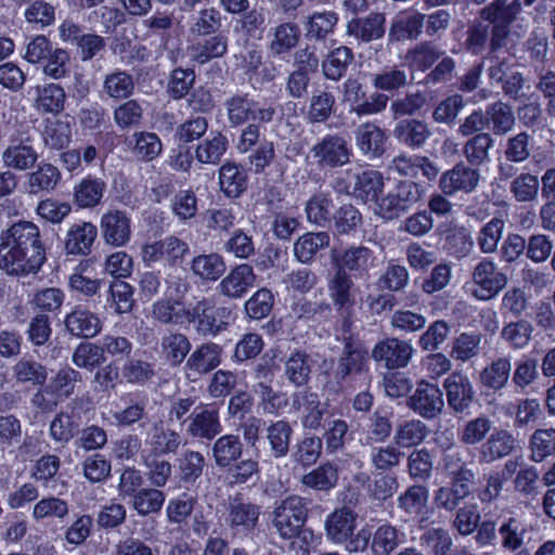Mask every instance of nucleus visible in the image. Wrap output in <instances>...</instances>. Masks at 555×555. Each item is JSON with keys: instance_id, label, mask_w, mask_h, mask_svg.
<instances>
[{"instance_id": "nucleus-1", "label": "nucleus", "mask_w": 555, "mask_h": 555, "mask_svg": "<svg viewBox=\"0 0 555 555\" xmlns=\"http://www.w3.org/2000/svg\"><path fill=\"white\" fill-rule=\"evenodd\" d=\"M46 260L39 228L18 221L0 234V268L9 275L36 274Z\"/></svg>"}, {"instance_id": "nucleus-2", "label": "nucleus", "mask_w": 555, "mask_h": 555, "mask_svg": "<svg viewBox=\"0 0 555 555\" xmlns=\"http://www.w3.org/2000/svg\"><path fill=\"white\" fill-rule=\"evenodd\" d=\"M424 196L421 184L410 181H399L392 192L377 202L375 212L386 220H393L416 206Z\"/></svg>"}, {"instance_id": "nucleus-3", "label": "nucleus", "mask_w": 555, "mask_h": 555, "mask_svg": "<svg viewBox=\"0 0 555 555\" xmlns=\"http://www.w3.org/2000/svg\"><path fill=\"white\" fill-rule=\"evenodd\" d=\"M308 506L304 498L289 495L276 503L272 511V526L280 538L291 540L305 526Z\"/></svg>"}, {"instance_id": "nucleus-4", "label": "nucleus", "mask_w": 555, "mask_h": 555, "mask_svg": "<svg viewBox=\"0 0 555 555\" xmlns=\"http://www.w3.org/2000/svg\"><path fill=\"white\" fill-rule=\"evenodd\" d=\"M366 92L358 78L348 77L340 87V101L348 105L349 112L358 117L376 115L387 107L389 98L385 93L374 92L365 100Z\"/></svg>"}, {"instance_id": "nucleus-5", "label": "nucleus", "mask_w": 555, "mask_h": 555, "mask_svg": "<svg viewBox=\"0 0 555 555\" xmlns=\"http://www.w3.org/2000/svg\"><path fill=\"white\" fill-rule=\"evenodd\" d=\"M367 362V349L364 344L351 335L344 337L343 352L338 359L335 371L336 382H327L324 389L328 392L338 393L343 390V382L347 376L361 373L365 370Z\"/></svg>"}, {"instance_id": "nucleus-6", "label": "nucleus", "mask_w": 555, "mask_h": 555, "mask_svg": "<svg viewBox=\"0 0 555 555\" xmlns=\"http://www.w3.org/2000/svg\"><path fill=\"white\" fill-rule=\"evenodd\" d=\"M373 251L365 246H350L347 249L331 250V264L334 278L369 275L374 267Z\"/></svg>"}, {"instance_id": "nucleus-7", "label": "nucleus", "mask_w": 555, "mask_h": 555, "mask_svg": "<svg viewBox=\"0 0 555 555\" xmlns=\"http://www.w3.org/2000/svg\"><path fill=\"white\" fill-rule=\"evenodd\" d=\"M232 311L227 307H215L208 300L198 301L190 310L189 323L196 322V332L202 336H217L227 330Z\"/></svg>"}, {"instance_id": "nucleus-8", "label": "nucleus", "mask_w": 555, "mask_h": 555, "mask_svg": "<svg viewBox=\"0 0 555 555\" xmlns=\"http://www.w3.org/2000/svg\"><path fill=\"white\" fill-rule=\"evenodd\" d=\"M310 155L319 167L336 168L350 162L351 150L343 135L326 134L311 147Z\"/></svg>"}, {"instance_id": "nucleus-9", "label": "nucleus", "mask_w": 555, "mask_h": 555, "mask_svg": "<svg viewBox=\"0 0 555 555\" xmlns=\"http://www.w3.org/2000/svg\"><path fill=\"white\" fill-rule=\"evenodd\" d=\"M406 405L421 417L433 420L443 411V393L438 385L423 379L417 383L414 392L408 398Z\"/></svg>"}, {"instance_id": "nucleus-10", "label": "nucleus", "mask_w": 555, "mask_h": 555, "mask_svg": "<svg viewBox=\"0 0 555 555\" xmlns=\"http://www.w3.org/2000/svg\"><path fill=\"white\" fill-rule=\"evenodd\" d=\"M184 423L186 434L194 439L211 441L222 431L218 409L209 404L194 408Z\"/></svg>"}, {"instance_id": "nucleus-11", "label": "nucleus", "mask_w": 555, "mask_h": 555, "mask_svg": "<svg viewBox=\"0 0 555 555\" xmlns=\"http://www.w3.org/2000/svg\"><path fill=\"white\" fill-rule=\"evenodd\" d=\"M291 400L292 411L301 413L300 423L304 428L317 430L321 427L326 412V404L321 402L317 392L310 389H302L294 392Z\"/></svg>"}, {"instance_id": "nucleus-12", "label": "nucleus", "mask_w": 555, "mask_h": 555, "mask_svg": "<svg viewBox=\"0 0 555 555\" xmlns=\"http://www.w3.org/2000/svg\"><path fill=\"white\" fill-rule=\"evenodd\" d=\"M227 525L234 532H250L256 529L261 515V506L235 495L229 501Z\"/></svg>"}, {"instance_id": "nucleus-13", "label": "nucleus", "mask_w": 555, "mask_h": 555, "mask_svg": "<svg viewBox=\"0 0 555 555\" xmlns=\"http://www.w3.org/2000/svg\"><path fill=\"white\" fill-rule=\"evenodd\" d=\"M39 154L31 144L30 138H11L1 154L3 166L10 171H26L34 168Z\"/></svg>"}, {"instance_id": "nucleus-14", "label": "nucleus", "mask_w": 555, "mask_h": 555, "mask_svg": "<svg viewBox=\"0 0 555 555\" xmlns=\"http://www.w3.org/2000/svg\"><path fill=\"white\" fill-rule=\"evenodd\" d=\"M100 230L107 245L125 246L131 237V219L126 211L111 209L101 217Z\"/></svg>"}, {"instance_id": "nucleus-15", "label": "nucleus", "mask_w": 555, "mask_h": 555, "mask_svg": "<svg viewBox=\"0 0 555 555\" xmlns=\"http://www.w3.org/2000/svg\"><path fill=\"white\" fill-rule=\"evenodd\" d=\"M479 181L480 171L478 169L459 163L441 175L439 188L444 195H453L456 192L470 193L476 190Z\"/></svg>"}, {"instance_id": "nucleus-16", "label": "nucleus", "mask_w": 555, "mask_h": 555, "mask_svg": "<svg viewBox=\"0 0 555 555\" xmlns=\"http://www.w3.org/2000/svg\"><path fill=\"white\" fill-rule=\"evenodd\" d=\"M447 402L454 413L467 411L475 400V390L469 378L460 373L450 374L443 382Z\"/></svg>"}, {"instance_id": "nucleus-17", "label": "nucleus", "mask_w": 555, "mask_h": 555, "mask_svg": "<svg viewBox=\"0 0 555 555\" xmlns=\"http://www.w3.org/2000/svg\"><path fill=\"white\" fill-rule=\"evenodd\" d=\"M88 403L83 398H76L69 404L70 411H61L55 415L50 424V436L51 438L61 443H67L70 441L79 431L80 427V415L79 410Z\"/></svg>"}, {"instance_id": "nucleus-18", "label": "nucleus", "mask_w": 555, "mask_h": 555, "mask_svg": "<svg viewBox=\"0 0 555 555\" xmlns=\"http://www.w3.org/2000/svg\"><path fill=\"white\" fill-rule=\"evenodd\" d=\"M389 170L408 178H417L418 172H421L423 177L430 181L435 180L440 172L439 167L428 157L404 153L392 158Z\"/></svg>"}, {"instance_id": "nucleus-19", "label": "nucleus", "mask_w": 555, "mask_h": 555, "mask_svg": "<svg viewBox=\"0 0 555 555\" xmlns=\"http://www.w3.org/2000/svg\"><path fill=\"white\" fill-rule=\"evenodd\" d=\"M413 349L406 341L398 338H387L379 341L372 351V357L378 362H384L390 370L408 365Z\"/></svg>"}, {"instance_id": "nucleus-20", "label": "nucleus", "mask_w": 555, "mask_h": 555, "mask_svg": "<svg viewBox=\"0 0 555 555\" xmlns=\"http://www.w3.org/2000/svg\"><path fill=\"white\" fill-rule=\"evenodd\" d=\"M392 134L400 144L412 150H418L426 144L431 131L424 120L408 118L396 124Z\"/></svg>"}, {"instance_id": "nucleus-21", "label": "nucleus", "mask_w": 555, "mask_h": 555, "mask_svg": "<svg viewBox=\"0 0 555 555\" xmlns=\"http://www.w3.org/2000/svg\"><path fill=\"white\" fill-rule=\"evenodd\" d=\"M386 16L384 13L372 12L365 17H356L347 23L349 36L363 42L378 40L385 35Z\"/></svg>"}, {"instance_id": "nucleus-22", "label": "nucleus", "mask_w": 555, "mask_h": 555, "mask_svg": "<svg viewBox=\"0 0 555 555\" xmlns=\"http://www.w3.org/2000/svg\"><path fill=\"white\" fill-rule=\"evenodd\" d=\"M222 348L215 343H206L198 346L188 358L185 370L189 371L188 377L192 373L204 375L215 370L221 363Z\"/></svg>"}, {"instance_id": "nucleus-23", "label": "nucleus", "mask_w": 555, "mask_h": 555, "mask_svg": "<svg viewBox=\"0 0 555 555\" xmlns=\"http://www.w3.org/2000/svg\"><path fill=\"white\" fill-rule=\"evenodd\" d=\"M386 141L385 130L374 122H364L356 130L357 146L371 158H378L385 153Z\"/></svg>"}, {"instance_id": "nucleus-24", "label": "nucleus", "mask_w": 555, "mask_h": 555, "mask_svg": "<svg viewBox=\"0 0 555 555\" xmlns=\"http://www.w3.org/2000/svg\"><path fill=\"white\" fill-rule=\"evenodd\" d=\"M515 437L505 429L494 430L479 448L480 462L491 463L503 459L516 449Z\"/></svg>"}, {"instance_id": "nucleus-25", "label": "nucleus", "mask_w": 555, "mask_h": 555, "mask_svg": "<svg viewBox=\"0 0 555 555\" xmlns=\"http://www.w3.org/2000/svg\"><path fill=\"white\" fill-rule=\"evenodd\" d=\"M357 515L349 508L343 507L331 513L325 520V532L334 543H346L352 537Z\"/></svg>"}, {"instance_id": "nucleus-26", "label": "nucleus", "mask_w": 555, "mask_h": 555, "mask_svg": "<svg viewBox=\"0 0 555 555\" xmlns=\"http://www.w3.org/2000/svg\"><path fill=\"white\" fill-rule=\"evenodd\" d=\"M98 236L96 227L87 221H80L69 227L66 238L65 249L73 255H87Z\"/></svg>"}, {"instance_id": "nucleus-27", "label": "nucleus", "mask_w": 555, "mask_h": 555, "mask_svg": "<svg viewBox=\"0 0 555 555\" xmlns=\"http://www.w3.org/2000/svg\"><path fill=\"white\" fill-rule=\"evenodd\" d=\"M244 444L237 435L220 436L211 446L215 465L221 469L232 466L243 454Z\"/></svg>"}, {"instance_id": "nucleus-28", "label": "nucleus", "mask_w": 555, "mask_h": 555, "mask_svg": "<svg viewBox=\"0 0 555 555\" xmlns=\"http://www.w3.org/2000/svg\"><path fill=\"white\" fill-rule=\"evenodd\" d=\"M425 17L426 15L420 12L397 16L389 27L388 41L396 43L404 40H416L423 33Z\"/></svg>"}, {"instance_id": "nucleus-29", "label": "nucleus", "mask_w": 555, "mask_h": 555, "mask_svg": "<svg viewBox=\"0 0 555 555\" xmlns=\"http://www.w3.org/2000/svg\"><path fill=\"white\" fill-rule=\"evenodd\" d=\"M512 372L509 357H499L487 364L479 373L481 387L498 392L506 387Z\"/></svg>"}, {"instance_id": "nucleus-30", "label": "nucleus", "mask_w": 555, "mask_h": 555, "mask_svg": "<svg viewBox=\"0 0 555 555\" xmlns=\"http://www.w3.org/2000/svg\"><path fill=\"white\" fill-rule=\"evenodd\" d=\"M182 437L173 429L167 428L163 421L152 424L147 431L146 443L158 454L176 453L180 448Z\"/></svg>"}, {"instance_id": "nucleus-31", "label": "nucleus", "mask_w": 555, "mask_h": 555, "mask_svg": "<svg viewBox=\"0 0 555 555\" xmlns=\"http://www.w3.org/2000/svg\"><path fill=\"white\" fill-rule=\"evenodd\" d=\"M66 331L79 338H92L101 331V321L92 312L83 309H75L65 318Z\"/></svg>"}, {"instance_id": "nucleus-32", "label": "nucleus", "mask_w": 555, "mask_h": 555, "mask_svg": "<svg viewBox=\"0 0 555 555\" xmlns=\"http://www.w3.org/2000/svg\"><path fill=\"white\" fill-rule=\"evenodd\" d=\"M521 11L520 0H493L480 10L479 16L488 23L511 25Z\"/></svg>"}, {"instance_id": "nucleus-33", "label": "nucleus", "mask_w": 555, "mask_h": 555, "mask_svg": "<svg viewBox=\"0 0 555 555\" xmlns=\"http://www.w3.org/2000/svg\"><path fill=\"white\" fill-rule=\"evenodd\" d=\"M404 542L405 533L396 526L385 522L374 531L371 551L373 555H391Z\"/></svg>"}, {"instance_id": "nucleus-34", "label": "nucleus", "mask_w": 555, "mask_h": 555, "mask_svg": "<svg viewBox=\"0 0 555 555\" xmlns=\"http://www.w3.org/2000/svg\"><path fill=\"white\" fill-rule=\"evenodd\" d=\"M354 183L350 192L354 197L373 201L377 204L384 190V177L377 170H364L353 176Z\"/></svg>"}, {"instance_id": "nucleus-35", "label": "nucleus", "mask_w": 555, "mask_h": 555, "mask_svg": "<svg viewBox=\"0 0 555 555\" xmlns=\"http://www.w3.org/2000/svg\"><path fill=\"white\" fill-rule=\"evenodd\" d=\"M293 427L289 422L279 420L266 427V440L274 459L285 457L289 452Z\"/></svg>"}, {"instance_id": "nucleus-36", "label": "nucleus", "mask_w": 555, "mask_h": 555, "mask_svg": "<svg viewBox=\"0 0 555 555\" xmlns=\"http://www.w3.org/2000/svg\"><path fill=\"white\" fill-rule=\"evenodd\" d=\"M228 138L220 131H211L195 150V158L201 164L217 165L228 150Z\"/></svg>"}, {"instance_id": "nucleus-37", "label": "nucleus", "mask_w": 555, "mask_h": 555, "mask_svg": "<svg viewBox=\"0 0 555 555\" xmlns=\"http://www.w3.org/2000/svg\"><path fill=\"white\" fill-rule=\"evenodd\" d=\"M61 173L59 169L49 163H40L35 171L27 175L25 186L27 193L37 195L41 192L54 190L59 183Z\"/></svg>"}, {"instance_id": "nucleus-38", "label": "nucleus", "mask_w": 555, "mask_h": 555, "mask_svg": "<svg viewBox=\"0 0 555 555\" xmlns=\"http://www.w3.org/2000/svg\"><path fill=\"white\" fill-rule=\"evenodd\" d=\"M219 183L228 197H238L247 188V173L235 163H225L219 169Z\"/></svg>"}, {"instance_id": "nucleus-39", "label": "nucleus", "mask_w": 555, "mask_h": 555, "mask_svg": "<svg viewBox=\"0 0 555 555\" xmlns=\"http://www.w3.org/2000/svg\"><path fill=\"white\" fill-rule=\"evenodd\" d=\"M227 51L228 37L223 34H215L190 48L192 60L198 64H206L214 59L222 57Z\"/></svg>"}, {"instance_id": "nucleus-40", "label": "nucleus", "mask_w": 555, "mask_h": 555, "mask_svg": "<svg viewBox=\"0 0 555 555\" xmlns=\"http://www.w3.org/2000/svg\"><path fill=\"white\" fill-rule=\"evenodd\" d=\"M311 375L310 357L305 351L296 350L284 362V376L295 387L308 384Z\"/></svg>"}, {"instance_id": "nucleus-41", "label": "nucleus", "mask_w": 555, "mask_h": 555, "mask_svg": "<svg viewBox=\"0 0 555 555\" xmlns=\"http://www.w3.org/2000/svg\"><path fill=\"white\" fill-rule=\"evenodd\" d=\"M444 52L431 41H423L409 49L405 55L411 68L425 72L430 68Z\"/></svg>"}, {"instance_id": "nucleus-42", "label": "nucleus", "mask_w": 555, "mask_h": 555, "mask_svg": "<svg viewBox=\"0 0 555 555\" xmlns=\"http://www.w3.org/2000/svg\"><path fill=\"white\" fill-rule=\"evenodd\" d=\"M427 434L428 428L422 421H404L396 427L393 442L398 448L416 447L424 441Z\"/></svg>"}, {"instance_id": "nucleus-43", "label": "nucleus", "mask_w": 555, "mask_h": 555, "mask_svg": "<svg viewBox=\"0 0 555 555\" xmlns=\"http://www.w3.org/2000/svg\"><path fill=\"white\" fill-rule=\"evenodd\" d=\"M330 245L327 232H308L294 244V254L300 262H309L315 254Z\"/></svg>"}, {"instance_id": "nucleus-44", "label": "nucleus", "mask_w": 555, "mask_h": 555, "mask_svg": "<svg viewBox=\"0 0 555 555\" xmlns=\"http://www.w3.org/2000/svg\"><path fill=\"white\" fill-rule=\"evenodd\" d=\"M353 61V52L348 47H338L331 51L322 62V72L326 79L337 81Z\"/></svg>"}, {"instance_id": "nucleus-45", "label": "nucleus", "mask_w": 555, "mask_h": 555, "mask_svg": "<svg viewBox=\"0 0 555 555\" xmlns=\"http://www.w3.org/2000/svg\"><path fill=\"white\" fill-rule=\"evenodd\" d=\"M153 317L164 324L183 325L189 323L190 309H185L179 299L159 300L154 304Z\"/></svg>"}, {"instance_id": "nucleus-46", "label": "nucleus", "mask_w": 555, "mask_h": 555, "mask_svg": "<svg viewBox=\"0 0 555 555\" xmlns=\"http://www.w3.org/2000/svg\"><path fill=\"white\" fill-rule=\"evenodd\" d=\"M300 29L292 22H285L274 28L269 49L273 55H281L293 50L299 42Z\"/></svg>"}, {"instance_id": "nucleus-47", "label": "nucleus", "mask_w": 555, "mask_h": 555, "mask_svg": "<svg viewBox=\"0 0 555 555\" xmlns=\"http://www.w3.org/2000/svg\"><path fill=\"white\" fill-rule=\"evenodd\" d=\"M486 121L492 125V131L496 135L506 134L515 125V116L511 105L496 101L486 108Z\"/></svg>"}, {"instance_id": "nucleus-48", "label": "nucleus", "mask_w": 555, "mask_h": 555, "mask_svg": "<svg viewBox=\"0 0 555 555\" xmlns=\"http://www.w3.org/2000/svg\"><path fill=\"white\" fill-rule=\"evenodd\" d=\"M162 352L170 365H180L191 350L189 338L181 333H168L162 338Z\"/></svg>"}, {"instance_id": "nucleus-49", "label": "nucleus", "mask_w": 555, "mask_h": 555, "mask_svg": "<svg viewBox=\"0 0 555 555\" xmlns=\"http://www.w3.org/2000/svg\"><path fill=\"white\" fill-rule=\"evenodd\" d=\"M66 94L56 83L37 87L36 107L44 113L59 114L64 109Z\"/></svg>"}, {"instance_id": "nucleus-50", "label": "nucleus", "mask_w": 555, "mask_h": 555, "mask_svg": "<svg viewBox=\"0 0 555 555\" xmlns=\"http://www.w3.org/2000/svg\"><path fill=\"white\" fill-rule=\"evenodd\" d=\"M13 377L17 383L31 384L34 386L44 385L48 372L44 365L35 360L22 358L12 367Z\"/></svg>"}, {"instance_id": "nucleus-51", "label": "nucleus", "mask_w": 555, "mask_h": 555, "mask_svg": "<svg viewBox=\"0 0 555 555\" xmlns=\"http://www.w3.org/2000/svg\"><path fill=\"white\" fill-rule=\"evenodd\" d=\"M44 145L52 150H63L72 139L69 120L48 119L42 132Z\"/></svg>"}, {"instance_id": "nucleus-52", "label": "nucleus", "mask_w": 555, "mask_h": 555, "mask_svg": "<svg viewBox=\"0 0 555 555\" xmlns=\"http://www.w3.org/2000/svg\"><path fill=\"white\" fill-rule=\"evenodd\" d=\"M134 81L125 70H116L107 74L103 80V92L114 100H124L132 95Z\"/></svg>"}, {"instance_id": "nucleus-53", "label": "nucleus", "mask_w": 555, "mask_h": 555, "mask_svg": "<svg viewBox=\"0 0 555 555\" xmlns=\"http://www.w3.org/2000/svg\"><path fill=\"white\" fill-rule=\"evenodd\" d=\"M205 456L194 450L184 451L178 459L179 479L183 483H194L203 474Z\"/></svg>"}, {"instance_id": "nucleus-54", "label": "nucleus", "mask_w": 555, "mask_h": 555, "mask_svg": "<svg viewBox=\"0 0 555 555\" xmlns=\"http://www.w3.org/2000/svg\"><path fill=\"white\" fill-rule=\"evenodd\" d=\"M335 96L326 90H317L309 102L307 118L310 122H324L333 114Z\"/></svg>"}, {"instance_id": "nucleus-55", "label": "nucleus", "mask_w": 555, "mask_h": 555, "mask_svg": "<svg viewBox=\"0 0 555 555\" xmlns=\"http://www.w3.org/2000/svg\"><path fill=\"white\" fill-rule=\"evenodd\" d=\"M492 145L493 139L489 133H477L464 144L463 154L469 164L479 166L489 159Z\"/></svg>"}, {"instance_id": "nucleus-56", "label": "nucleus", "mask_w": 555, "mask_h": 555, "mask_svg": "<svg viewBox=\"0 0 555 555\" xmlns=\"http://www.w3.org/2000/svg\"><path fill=\"white\" fill-rule=\"evenodd\" d=\"M323 442L320 437L308 436L300 439L293 449V460L304 467L317 463L322 453Z\"/></svg>"}, {"instance_id": "nucleus-57", "label": "nucleus", "mask_w": 555, "mask_h": 555, "mask_svg": "<svg viewBox=\"0 0 555 555\" xmlns=\"http://www.w3.org/2000/svg\"><path fill=\"white\" fill-rule=\"evenodd\" d=\"M165 502L163 491L155 488L140 489L132 498V507L139 515L146 516L158 513Z\"/></svg>"}, {"instance_id": "nucleus-58", "label": "nucleus", "mask_w": 555, "mask_h": 555, "mask_svg": "<svg viewBox=\"0 0 555 555\" xmlns=\"http://www.w3.org/2000/svg\"><path fill=\"white\" fill-rule=\"evenodd\" d=\"M421 546L431 555H447L453 545V540L448 530L431 528L425 531L421 538Z\"/></svg>"}, {"instance_id": "nucleus-59", "label": "nucleus", "mask_w": 555, "mask_h": 555, "mask_svg": "<svg viewBox=\"0 0 555 555\" xmlns=\"http://www.w3.org/2000/svg\"><path fill=\"white\" fill-rule=\"evenodd\" d=\"M105 183L100 179H83L75 188V201L79 207L96 206L105 191Z\"/></svg>"}, {"instance_id": "nucleus-60", "label": "nucleus", "mask_w": 555, "mask_h": 555, "mask_svg": "<svg viewBox=\"0 0 555 555\" xmlns=\"http://www.w3.org/2000/svg\"><path fill=\"white\" fill-rule=\"evenodd\" d=\"M338 479L337 469L333 464L326 463L301 478L302 485L319 491H327L333 488Z\"/></svg>"}, {"instance_id": "nucleus-61", "label": "nucleus", "mask_w": 555, "mask_h": 555, "mask_svg": "<svg viewBox=\"0 0 555 555\" xmlns=\"http://www.w3.org/2000/svg\"><path fill=\"white\" fill-rule=\"evenodd\" d=\"M337 22L338 17L334 12L314 13L308 18L306 36L308 39L324 40L333 33Z\"/></svg>"}, {"instance_id": "nucleus-62", "label": "nucleus", "mask_w": 555, "mask_h": 555, "mask_svg": "<svg viewBox=\"0 0 555 555\" xmlns=\"http://www.w3.org/2000/svg\"><path fill=\"white\" fill-rule=\"evenodd\" d=\"M525 533L526 527L516 516L505 519L499 528L502 546L508 551H516L521 547Z\"/></svg>"}, {"instance_id": "nucleus-63", "label": "nucleus", "mask_w": 555, "mask_h": 555, "mask_svg": "<svg viewBox=\"0 0 555 555\" xmlns=\"http://www.w3.org/2000/svg\"><path fill=\"white\" fill-rule=\"evenodd\" d=\"M428 502V490L425 486H410L398 498V506L409 515L423 513Z\"/></svg>"}, {"instance_id": "nucleus-64", "label": "nucleus", "mask_w": 555, "mask_h": 555, "mask_svg": "<svg viewBox=\"0 0 555 555\" xmlns=\"http://www.w3.org/2000/svg\"><path fill=\"white\" fill-rule=\"evenodd\" d=\"M531 460L539 463L555 452V429H537L530 438Z\"/></svg>"}]
</instances>
